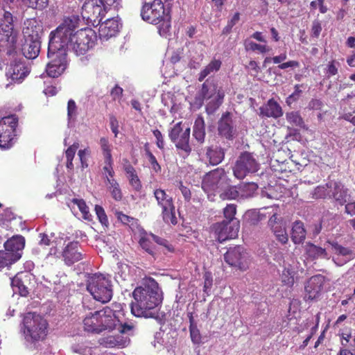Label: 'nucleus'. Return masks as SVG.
Listing matches in <instances>:
<instances>
[{"label":"nucleus","instance_id":"nucleus-1","mask_svg":"<svg viewBox=\"0 0 355 355\" xmlns=\"http://www.w3.org/2000/svg\"><path fill=\"white\" fill-rule=\"evenodd\" d=\"M131 313L136 317L155 318V309L161 304L162 298L157 282L150 278L142 286H137L132 292Z\"/></svg>","mask_w":355,"mask_h":355},{"label":"nucleus","instance_id":"nucleus-2","mask_svg":"<svg viewBox=\"0 0 355 355\" xmlns=\"http://www.w3.org/2000/svg\"><path fill=\"white\" fill-rule=\"evenodd\" d=\"M142 19L157 26L158 33L166 37L171 28V16L166 11L162 0H154L152 3H145L141 10Z\"/></svg>","mask_w":355,"mask_h":355},{"label":"nucleus","instance_id":"nucleus-3","mask_svg":"<svg viewBox=\"0 0 355 355\" xmlns=\"http://www.w3.org/2000/svg\"><path fill=\"white\" fill-rule=\"evenodd\" d=\"M78 16L65 17L63 21L49 35V46L53 50L67 49L71 42L79 26Z\"/></svg>","mask_w":355,"mask_h":355},{"label":"nucleus","instance_id":"nucleus-4","mask_svg":"<svg viewBox=\"0 0 355 355\" xmlns=\"http://www.w3.org/2000/svg\"><path fill=\"white\" fill-rule=\"evenodd\" d=\"M23 329L27 341L35 343L44 340L48 334L49 324L40 314L26 313L23 318Z\"/></svg>","mask_w":355,"mask_h":355},{"label":"nucleus","instance_id":"nucleus-5","mask_svg":"<svg viewBox=\"0 0 355 355\" xmlns=\"http://www.w3.org/2000/svg\"><path fill=\"white\" fill-rule=\"evenodd\" d=\"M18 33L14 28L13 17L8 11H4L0 21V53L8 56L16 53Z\"/></svg>","mask_w":355,"mask_h":355},{"label":"nucleus","instance_id":"nucleus-6","mask_svg":"<svg viewBox=\"0 0 355 355\" xmlns=\"http://www.w3.org/2000/svg\"><path fill=\"white\" fill-rule=\"evenodd\" d=\"M87 290L96 300L102 303L110 302L112 297L111 282L102 275L91 277L87 284Z\"/></svg>","mask_w":355,"mask_h":355},{"label":"nucleus","instance_id":"nucleus-7","mask_svg":"<svg viewBox=\"0 0 355 355\" xmlns=\"http://www.w3.org/2000/svg\"><path fill=\"white\" fill-rule=\"evenodd\" d=\"M116 309L110 306H105L99 311H96L101 332L108 330L112 331L116 328L119 322H122L124 312L121 304H112Z\"/></svg>","mask_w":355,"mask_h":355},{"label":"nucleus","instance_id":"nucleus-8","mask_svg":"<svg viewBox=\"0 0 355 355\" xmlns=\"http://www.w3.org/2000/svg\"><path fill=\"white\" fill-rule=\"evenodd\" d=\"M96 39L94 30L89 28L77 31L69 45L76 55H85L92 48Z\"/></svg>","mask_w":355,"mask_h":355},{"label":"nucleus","instance_id":"nucleus-9","mask_svg":"<svg viewBox=\"0 0 355 355\" xmlns=\"http://www.w3.org/2000/svg\"><path fill=\"white\" fill-rule=\"evenodd\" d=\"M230 182H231V180L227 177L225 169L217 168L205 175L202 182V188L205 192L215 195Z\"/></svg>","mask_w":355,"mask_h":355},{"label":"nucleus","instance_id":"nucleus-10","mask_svg":"<svg viewBox=\"0 0 355 355\" xmlns=\"http://www.w3.org/2000/svg\"><path fill=\"white\" fill-rule=\"evenodd\" d=\"M47 55L49 62L46 67V74L51 78L59 77L64 73L68 65L67 51L53 50L48 46Z\"/></svg>","mask_w":355,"mask_h":355},{"label":"nucleus","instance_id":"nucleus-11","mask_svg":"<svg viewBox=\"0 0 355 355\" xmlns=\"http://www.w3.org/2000/svg\"><path fill=\"white\" fill-rule=\"evenodd\" d=\"M154 197L158 206L162 208V216L166 223L176 225L178 223L175 216V207L173 198L166 193V191L160 188L153 191Z\"/></svg>","mask_w":355,"mask_h":355},{"label":"nucleus","instance_id":"nucleus-12","mask_svg":"<svg viewBox=\"0 0 355 355\" xmlns=\"http://www.w3.org/2000/svg\"><path fill=\"white\" fill-rule=\"evenodd\" d=\"M259 168V164L254 155L249 152H243L236 161L233 173L237 179L242 180L248 175L257 172Z\"/></svg>","mask_w":355,"mask_h":355},{"label":"nucleus","instance_id":"nucleus-13","mask_svg":"<svg viewBox=\"0 0 355 355\" xmlns=\"http://www.w3.org/2000/svg\"><path fill=\"white\" fill-rule=\"evenodd\" d=\"M17 118L10 116L0 121V148H10L15 142Z\"/></svg>","mask_w":355,"mask_h":355},{"label":"nucleus","instance_id":"nucleus-14","mask_svg":"<svg viewBox=\"0 0 355 355\" xmlns=\"http://www.w3.org/2000/svg\"><path fill=\"white\" fill-rule=\"evenodd\" d=\"M224 259L227 264L240 270L245 271L249 268L248 254L241 245L230 248L224 254Z\"/></svg>","mask_w":355,"mask_h":355},{"label":"nucleus","instance_id":"nucleus-15","mask_svg":"<svg viewBox=\"0 0 355 355\" xmlns=\"http://www.w3.org/2000/svg\"><path fill=\"white\" fill-rule=\"evenodd\" d=\"M105 6L99 3L98 0H85L81 15L87 21L100 24L104 17Z\"/></svg>","mask_w":355,"mask_h":355},{"label":"nucleus","instance_id":"nucleus-16","mask_svg":"<svg viewBox=\"0 0 355 355\" xmlns=\"http://www.w3.org/2000/svg\"><path fill=\"white\" fill-rule=\"evenodd\" d=\"M239 221L232 223L224 221L214 225L213 230L215 239L222 243L228 239H232L237 236L239 230Z\"/></svg>","mask_w":355,"mask_h":355},{"label":"nucleus","instance_id":"nucleus-17","mask_svg":"<svg viewBox=\"0 0 355 355\" xmlns=\"http://www.w3.org/2000/svg\"><path fill=\"white\" fill-rule=\"evenodd\" d=\"M62 261L67 266H71L85 258L86 254L78 241L69 242L60 254Z\"/></svg>","mask_w":355,"mask_h":355},{"label":"nucleus","instance_id":"nucleus-18","mask_svg":"<svg viewBox=\"0 0 355 355\" xmlns=\"http://www.w3.org/2000/svg\"><path fill=\"white\" fill-rule=\"evenodd\" d=\"M31 68L24 61H14L7 67L6 76L13 83H21L30 73Z\"/></svg>","mask_w":355,"mask_h":355},{"label":"nucleus","instance_id":"nucleus-19","mask_svg":"<svg viewBox=\"0 0 355 355\" xmlns=\"http://www.w3.org/2000/svg\"><path fill=\"white\" fill-rule=\"evenodd\" d=\"M325 282L324 276L316 275L312 276L305 283L304 300L306 302H311L318 299L321 293Z\"/></svg>","mask_w":355,"mask_h":355},{"label":"nucleus","instance_id":"nucleus-20","mask_svg":"<svg viewBox=\"0 0 355 355\" xmlns=\"http://www.w3.org/2000/svg\"><path fill=\"white\" fill-rule=\"evenodd\" d=\"M218 134L227 140H232L236 136V128L230 112L223 113L218 120Z\"/></svg>","mask_w":355,"mask_h":355},{"label":"nucleus","instance_id":"nucleus-21","mask_svg":"<svg viewBox=\"0 0 355 355\" xmlns=\"http://www.w3.org/2000/svg\"><path fill=\"white\" fill-rule=\"evenodd\" d=\"M32 279L33 275L29 272H22L17 273L11 279L13 291L19 293L22 297H27L30 293Z\"/></svg>","mask_w":355,"mask_h":355},{"label":"nucleus","instance_id":"nucleus-22","mask_svg":"<svg viewBox=\"0 0 355 355\" xmlns=\"http://www.w3.org/2000/svg\"><path fill=\"white\" fill-rule=\"evenodd\" d=\"M22 33L24 40L41 41L42 25L35 18L27 19L24 21Z\"/></svg>","mask_w":355,"mask_h":355},{"label":"nucleus","instance_id":"nucleus-23","mask_svg":"<svg viewBox=\"0 0 355 355\" xmlns=\"http://www.w3.org/2000/svg\"><path fill=\"white\" fill-rule=\"evenodd\" d=\"M259 116L261 118L279 119L283 116L284 112L279 103L273 98H270L259 107Z\"/></svg>","mask_w":355,"mask_h":355},{"label":"nucleus","instance_id":"nucleus-24","mask_svg":"<svg viewBox=\"0 0 355 355\" xmlns=\"http://www.w3.org/2000/svg\"><path fill=\"white\" fill-rule=\"evenodd\" d=\"M121 27V24L116 18H110L104 22H101L99 28V35L101 37L108 39L115 36Z\"/></svg>","mask_w":355,"mask_h":355},{"label":"nucleus","instance_id":"nucleus-25","mask_svg":"<svg viewBox=\"0 0 355 355\" xmlns=\"http://www.w3.org/2000/svg\"><path fill=\"white\" fill-rule=\"evenodd\" d=\"M3 245L4 251L8 252L10 255H18L19 260L25 246V239L21 235H15L8 239Z\"/></svg>","mask_w":355,"mask_h":355},{"label":"nucleus","instance_id":"nucleus-26","mask_svg":"<svg viewBox=\"0 0 355 355\" xmlns=\"http://www.w3.org/2000/svg\"><path fill=\"white\" fill-rule=\"evenodd\" d=\"M123 162V168L128 179L130 185L135 191H141L142 189V184L135 168L132 166L128 159H124Z\"/></svg>","mask_w":355,"mask_h":355},{"label":"nucleus","instance_id":"nucleus-27","mask_svg":"<svg viewBox=\"0 0 355 355\" xmlns=\"http://www.w3.org/2000/svg\"><path fill=\"white\" fill-rule=\"evenodd\" d=\"M54 235L51 234V236L47 234L42 233L40 234V244L51 246L49 252V255L55 256L59 257L58 246H61L62 243V239L54 238Z\"/></svg>","mask_w":355,"mask_h":355},{"label":"nucleus","instance_id":"nucleus-28","mask_svg":"<svg viewBox=\"0 0 355 355\" xmlns=\"http://www.w3.org/2000/svg\"><path fill=\"white\" fill-rule=\"evenodd\" d=\"M190 132V128H187L181 134L180 137L172 141L175 144L176 148L183 153L186 156H189L192 150L189 143Z\"/></svg>","mask_w":355,"mask_h":355},{"label":"nucleus","instance_id":"nucleus-29","mask_svg":"<svg viewBox=\"0 0 355 355\" xmlns=\"http://www.w3.org/2000/svg\"><path fill=\"white\" fill-rule=\"evenodd\" d=\"M41 41L24 40L21 45V52L28 59H34L37 57L40 51Z\"/></svg>","mask_w":355,"mask_h":355},{"label":"nucleus","instance_id":"nucleus-30","mask_svg":"<svg viewBox=\"0 0 355 355\" xmlns=\"http://www.w3.org/2000/svg\"><path fill=\"white\" fill-rule=\"evenodd\" d=\"M98 318L96 311L87 315L83 320L84 330L90 333H101Z\"/></svg>","mask_w":355,"mask_h":355},{"label":"nucleus","instance_id":"nucleus-31","mask_svg":"<svg viewBox=\"0 0 355 355\" xmlns=\"http://www.w3.org/2000/svg\"><path fill=\"white\" fill-rule=\"evenodd\" d=\"M306 254L311 259H329L328 253L325 248L318 246L312 243H306L304 246Z\"/></svg>","mask_w":355,"mask_h":355},{"label":"nucleus","instance_id":"nucleus-32","mask_svg":"<svg viewBox=\"0 0 355 355\" xmlns=\"http://www.w3.org/2000/svg\"><path fill=\"white\" fill-rule=\"evenodd\" d=\"M193 136L199 144H202L205 142L206 136L205 122L201 115H198L194 121Z\"/></svg>","mask_w":355,"mask_h":355},{"label":"nucleus","instance_id":"nucleus-33","mask_svg":"<svg viewBox=\"0 0 355 355\" xmlns=\"http://www.w3.org/2000/svg\"><path fill=\"white\" fill-rule=\"evenodd\" d=\"M104 183L110 196L116 202L121 201L123 194L118 181L116 179H112L104 182Z\"/></svg>","mask_w":355,"mask_h":355},{"label":"nucleus","instance_id":"nucleus-34","mask_svg":"<svg viewBox=\"0 0 355 355\" xmlns=\"http://www.w3.org/2000/svg\"><path fill=\"white\" fill-rule=\"evenodd\" d=\"M207 157L211 165H218L224 159V150L219 146H210L207 148Z\"/></svg>","mask_w":355,"mask_h":355},{"label":"nucleus","instance_id":"nucleus-35","mask_svg":"<svg viewBox=\"0 0 355 355\" xmlns=\"http://www.w3.org/2000/svg\"><path fill=\"white\" fill-rule=\"evenodd\" d=\"M258 189V185L254 182L243 183L238 185L239 198H250L254 196Z\"/></svg>","mask_w":355,"mask_h":355},{"label":"nucleus","instance_id":"nucleus-36","mask_svg":"<svg viewBox=\"0 0 355 355\" xmlns=\"http://www.w3.org/2000/svg\"><path fill=\"white\" fill-rule=\"evenodd\" d=\"M221 60L216 58L211 60V61L207 66H205V68L198 74V81L202 82L209 74L218 71L221 67Z\"/></svg>","mask_w":355,"mask_h":355},{"label":"nucleus","instance_id":"nucleus-37","mask_svg":"<svg viewBox=\"0 0 355 355\" xmlns=\"http://www.w3.org/2000/svg\"><path fill=\"white\" fill-rule=\"evenodd\" d=\"M306 238V230L301 221L295 222L292 227L291 239L295 243H302Z\"/></svg>","mask_w":355,"mask_h":355},{"label":"nucleus","instance_id":"nucleus-38","mask_svg":"<svg viewBox=\"0 0 355 355\" xmlns=\"http://www.w3.org/2000/svg\"><path fill=\"white\" fill-rule=\"evenodd\" d=\"M230 183L227 184L226 187L221 188V190L217 193L223 200L239 198L238 186H232Z\"/></svg>","mask_w":355,"mask_h":355},{"label":"nucleus","instance_id":"nucleus-39","mask_svg":"<svg viewBox=\"0 0 355 355\" xmlns=\"http://www.w3.org/2000/svg\"><path fill=\"white\" fill-rule=\"evenodd\" d=\"M100 343L105 347H124L127 343V339L120 336H107L101 339Z\"/></svg>","mask_w":355,"mask_h":355},{"label":"nucleus","instance_id":"nucleus-40","mask_svg":"<svg viewBox=\"0 0 355 355\" xmlns=\"http://www.w3.org/2000/svg\"><path fill=\"white\" fill-rule=\"evenodd\" d=\"M326 243L331 247L332 252L336 255L347 257L351 256L353 254V251L351 249L343 246L336 240H327Z\"/></svg>","mask_w":355,"mask_h":355},{"label":"nucleus","instance_id":"nucleus-41","mask_svg":"<svg viewBox=\"0 0 355 355\" xmlns=\"http://www.w3.org/2000/svg\"><path fill=\"white\" fill-rule=\"evenodd\" d=\"M18 260V255H10L8 252L0 250V271L5 268H9Z\"/></svg>","mask_w":355,"mask_h":355},{"label":"nucleus","instance_id":"nucleus-42","mask_svg":"<svg viewBox=\"0 0 355 355\" xmlns=\"http://www.w3.org/2000/svg\"><path fill=\"white\" fill-rule=\"evenodd\" d=\"M286 119L292 126L300 128H304L305 126L304 120L298 111L286 112Z\"/></svg>","mask_w":355,"mask_h":355},{"label":"nucleus","instance_id":"nucleus-43","mask_svg":"<svg viewBox=\"0 0 355 355\" xmlns=\"http://www.w3.org/2000/svg\"><path fill=\"white\" fill-rule=\"evenodd\" d=\"M224 96V92L222 89H218L217 92L216 99L215 101H209L206 106L207 113L211 114L214 112L222 104Z\"/></svg>","mask_w":355,"mask_h":355},{"label":"nucleus","instance_id":"nucleus-44","mask_svg":"<svg viewBox=\"0 0 355 355\" xmlns=\"http://www.w3.org/2000/svg\"><path fill=\"white\" fill-rule=\"evenodd\" d=\"M71 202L76 205L80 210V211L82 214L83 218L88 221L92 220V216L89 213V207L86 205L85 201L83 199H78V198H73L71 200Z\"/></svg>","mask_w":355,"mask_h":355},{"label":"nucleus","instance_id":"nucleus-45","mask_svg":"<svg viewBox=\"0 0 355 355\" xmlns=\"http://www.w3.org/2000/svg\"><path fill=\"white\" fill-rule=\"evenodd\" d=\"M105 166L103 167V174L104 182L108 181V180L115 179L114 178V171L113 169V159L107 158L104 159Z\"/></svg>","mask_w":355,"mask_h":355},{"label":"nucleus","instance_id":"nucleus-46","mask_svg":"<svg viewBox=\"0 0 355 355\" xmlns=\"http://www.w3.org/2000/svg\"><path fill=\"white\" fill-rule=\"evenodd\" d=\"M244 45L246 51H257L261 53L269 52L271 50V49L266 44H259L250 40H245Z\"/></svg>","mask_w":355,"mask_h":355},{"label":"nucleus","instance_id":"nucleus-47","mask_svg":"<svg viewBox=\"0 0 355 355\" xmlns=\"http://www.w3.org/2000/svg\"><path fill=\"white\" fill-rule=\"evenodd\" d=\"M331 187V182H328L323 186L317 187L312 193V198L315 199L325 198L327 196H330L328 189Z\"/></svg>","mask_w":355,"mask_h":355},{"label":"nucleus","instance_id":"nucleus-48","mask_svg":"<svg viewBox=\"0 0 355 355\" xmlns=\"http://www.w3.org/2000/svg\"><path fill=\"white\" fill-rule=\"evenodd\" d=\"M216 87L214 86V89L210 90L209 85H208V81L206 80L202 85L201 89L199 92V97L198 98L199 99V101L200 103H202L204 100L205 99H210L214 94L216 92Z\"/></svg>","mask_w":355,"mask_h":355},{"label":"nucleus","instance_id":"nucleus-49","mask_svg":"<svg viewBox=\"0 0 355 355\" xmlns=\"http://www.w3.org/2000/svg\"><path fill=\"white\" fill-rule=\"evenodd\" d=\"M237 206L235 204H228L223 209V216L225 218L224 221L236 223L235 215L236 214Z\"/></svg>","mask_w":355,"mask_h":355},{"label":"nucleus","instance_id":"nucleus-50","mask_svg":"<svg viewBox=\"0 0 355 355\" xmlns=\"http://www.w3.org/2000/svg\"><path fill=\"white\" fill-rule=\"evenodd\" d=\"M24 5L26 6L33 8L42 10L45 8L49 3V0H21Z\"/></svg>","mask_w":355,"mask_h":355},{"label":"nucleus","instance_id":"nucleus-51","mask_svg":"<svg viewBox=\"0 0 355 355\" xmlns=\"http://www.w3.org/2000/svg\"><path fill=\"white\" fill-rule=\"evenodd\" d=\"M145 151L146 155L148 158V162L151 166L152 169L157 173H159L162 171V167L157 162L156 157L155 155L150 152V149L148 148V145H145Z\"/></svg>","mask_w":355,"mask_h":355},{"label":"nucleus","instance_id":"nucleus-52","mask_svg":"<svg viewBox=\"0 0 355 355\" xmlns=\"http://www.w3.org/2000/svg\"><path fill=\"white\" fill-rule=\"evenodd\" d=\"M115 216L117 218V219L124 225H128L131 226V225H135L137 224V221H138L137 219H136L133 217H131L130 216H128V215L123 214L121 211H116Z\"/></svg>","mask_w":355,"mask_h":355},{"label":"nucleus","instance_id":"nucleus-53","mask_svg":"<svg viewBox=\"0 0 355 355\" xmlns=\"http://www.w3.org/2000/svg\"><path fill=\"white\" fill-rule=\"evenodd\" d=\"M277 238V241L282 244H286L288 241V236L286 231L284 225L277 227L276 230H272Z\"/></svg>","mask_w":355,"mask_h":355},{"label":"nucleus","instance_id":"nucleus-54","mask_svg":"<svg viewBox=\"0 0 355 355\" xmlns=\"http://www.w3.org/2000/svg\"><path fill=\"white\" fill-rule=\"evenodd\" d=\"M302 87L303 85L300 84H297L295 85V91L291 95H289L286 99V103L288 106H291L294 102L297 101L300 98L302 93V91L300 89V87Z\"/></svg>","mask_w":355,"mask_h":355},{"label":"nucleus","instance_id":"nucleus-55","mask_svg":"<svg viewBox=\"0 0 355 355\" xmlns=\"http://www.w3.org/2000/svg\"><path fill=\"white\" fill-rule=\"evenodd\" d=\"M100 146L103 152L104 159L112 158L111 146L109 141L105 137H101L100 139Z\"/></svg>","mask_w":355,"mask_h":355},{"label":"nucleus","instance_id":"nucleus-56","mask_svg":"<svg viewBox=\"0 0 355 355\" xmlns=\"http://www.w3.org/2000/svg\"><path fill=\"white\" fill-rule=\"evenodd\" d=\"M182 128V122H178L173 125V128L168 132V137L171 141L176 140L177 138L180 137L181 134L183 132Z\"/></svg>","mask_w":355,"mask_h":355},{"label":"nucleus","instance_id":"nucleus-57","mask_svg":"<svg viewBox=\"0 0 355 355\" xmlns=\"http://www.w3.org/2000/svg\"><path fill=\"white\" fill-rule=\"evenodd\" d=\"M94 209L99 222L103 225L107 227L109 225V221L103 207L101 205H96Z\"/></svg>","mask_w":355,"mask_h":355},{"label":"nucleus","instance_id":"nucleus-58","mask_svg":"<svg viewBox=\"0 0 355 355\" xmlns=\"http://www.w3.org/2000/svg\"><path fill=\"white\" fill-rule=\"evenodd\" d=\"M152 237L155 243L159 245L163 246L167 252H174L173 246L167 240L154 234H152Z\"/></svg>","mask_w":355,"mask_h":355},{"label":"nucleus","instance_id":"nucleus-59","mask_svg":"<svg viewBox=\"0 0 355 355\" xmlns=\"http://www.w3.org/2000/svg\"><path fill=\"white\" fill-rule=\"evenodd\" d=\"M91 151L89 147L79 150L78 155L79 157L82 168H87L88 166L87 157L90 155Z\"/></svg>","mask_w":355,"mask_h":355},{"label":"nucleus","instance_id":"nucleus-60","mask_svg":"<svg viewBox=\"0 0 355 355\" xmlns=\"http://www.w3.org/2000/svg\"><path fill=\"white\" fill-rule=\"evenodd\" d=\"M246 217L250 224H257L261 220V216L257 210H249L246 212Z\"/></svg>","mask_w":355,"mask_h":355},{"label":"nucleus","instance_id":"nucleus-61","mask_svg":"<svg viewBox=\"0 0 355 355\" xmlns=\"http://www.w3.org/2000/svg\"><path fill=\"white\" fill-rule=\"evenodd\" d=\"M190 336L194 344H200L201 343V334L200 330L196 327H189Z\"/></svg>","mask_w":355,"mask_h":355},{"label":"nucleus","instance_id":"nucleus-62","mask_svg":"<svg viewBox=\"0 0 355 355\" xmlns=\"http://www.w3.org/2000/svg\"><path fill=\"white\" fill-rule=\"evenodd\" d=\"M122 317V322H119L118 325L119 326V331L121 334H128L132 331L134 329V325L132 323H128L124 321V315Z\"/></svg>","mask_w":355,"mask_h":355},{"label":"nucleus","instance_id":"nucleus-63","mask_svg":"<svg viewBox=\"0 0 355 355\" xmlns=\"http://www.w3.org/2000/svg\"><path fill=\"white\" fill-rule=\"evenodd\" d=\"M139 244L142 249H144L146 252L149 253L150 254L153 255L154 251L153 248V244L151 241L147 238L142 237L139 241Z\"/></svg>","mask_w":355,"mask_h":355},{"label":"nucleus","instance_id":"nucleus-64","mask_svg":"<svg viewBox=\"0 0 355 355\" xmlns=\"http://www.w3.org/2000/svg\"><path fill=\"white\" fill-rule=\"evenodd\" d=\"M79 142H74L72 145L69 146L65 150V157L67 159H73L78 148H79Z\"/></svg>","mask_w":355,"mask_h":355}]
</instances>
